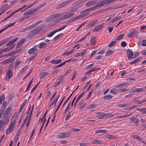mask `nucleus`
<instances>
[{"mask_svg":"<svg viewBox=\"0 0 146 146\" xmlns=\"http://www.w3.org/2000/svg\"><path fill=\"white\" fill-rule=\"evenodd\" d=\"M48 74V73L46 72H43L42 73L40 76V78L42 79L47 76Z\"/></svg>","mask_w":146,"mask_h":146,"instance_id":"obj_36","label":"nucleus"},{"mask_svg":"<svg viewBox=\"0 0 146 146\" xmlns=\"http://www.w3.org/2000/svg\"><path fill=\"white\" fill-rule=\"evenodd\" d=\"M114 53V51L110 49L108 50L106 53V54L105 56H108L110 54H111Z\"/></svg>","mask_w":146,"mask_h":146,"instance_id":"obj_40","label":"nucleus"},{"mask_svg":"<svg viewBox=\"0 0 146 146\" xmlns=\"http://www.w3.org/2000/svg\"><path fill=\"white\" fill-rule=\"evenodd\" d=\"M40 6L36 7L34 9H32L28 10V11L25 13L24 15L27 16V17H29L30 16V15L32 13L35 12L36 11H38L40 9Z\"/></svg>","mask_w":146,"mask_h":146,"instance_id":"obj_5","label":"nucleus"},{"mask_svg":"<svg viewBox=\"0 0 146 146\" xmlns=\"http://www.w3.org/2000/svg\"><path fill=\"white\" fill-rule=\"evenodd\" d=\"M37 51V49L33 47L29 50L28 52L29 54H34Z\"/></svg>","mask_w":146,"mask_h":146,"instance_id":"obj_22","label":"nucleus"},{"mask_svg":"<svg viewBox=\"0 0 146 146\" xmlns=\"http://www.w3.org/2000/svg\"><path fill=\"white\" fill-rule=\"evenodd\" d=\"M113 96L110 95H108L106 96H104L103 97V99L105 100H108L111 99Z\"/></svg>","mask_w":146,"mask_h":146,"instance_id":"obj_33","label":"nucleus"},{"mask_svg":"<svg viewBox=\"0 0 146 146\" xmlns=\"http://www.w3.org/2000/svg\"><path fill=\"white\" fill-rule=\"evenodd\" d=\"M40 6L36 7L34 9H32L28 10V11L25 13L24 15L27 16V17H29L30 16V15L32 13L35 12L36 11H38L40 9Z\"/></svg>","mask_w":146,"mask_h":146,"instance_id":"obj_4","label":"nucleus"},{"mask_svg":"<svg viewBox=\"0 0 146 146\" xmlns=\"http://www.w3.org/2000/svg\"><path fill=\"white\" fill-rule=\"evenodd\" d=\"M107 138L110 139H116L117 138V137L116 136L110 134L107 135Z\"/></svg>","mask_w":146,"mask_h":146,"instance_id":"obj_26","label":"nucleus"},{"mask_svg":"<svg viewBox=\"0 0 146 146\" xmlns=\"http://www.w3.org/2000/svg\"><path fill=\"white\" fill-rule=\"evenodd\" d=\"M110 92L111 94L116 95L118 93V91L116 89L114 88L110 90Z\"/></svg>","mask_w":146,"mask_h":146,"instance_id":"obj_31","label":"nucleus"},{"mask_svg":"<svg viewBox=\"0 0 146 146\" xmlns=\"http://www.w3.org/2000/svg\"><path fill=\"white\" fill-rule=\"evenodd\" d=\"M129 105V104H120L118 105L117 106H118L123 108V107H126L127 106Z\"/></svg>","mask_w":146,"mask_h":146,"instance_id":"obj_53","label":"nucleus"},{"mask_svg":"<svg viewBox=\"0 0 146 146\" xmlns=\"http://www.w3.org/2000/svg\"><path fill=\"white\" fill-rule=\"evenodd\" d=\"M74 51V49H73L72 50L69 51V52H65L63 55H65L66 56H68L72 53Z\"/></svg>","mask_w":146,"mask_h":146,"instance_id":"obj_47","label":"nucleus"},{"mask_svg":"<svg viewBox=\"0 0 146 146\" xmlns=\"http://www.w3.org/2000/svg\"><path fill=\"white\" fill-rule=\"evenodd\" d=\"M116 41H114L111 42L110 44L108 46L109 47H111V46H113L116 43Z\"/></svg>","mask_w":146,"mask_h":146,"instance_id":"obj_54","label":"nucleus"},{"mask_svg":"<svg viewBox=\"0 0 146 146\" xmlns=\"http://www.w3.org/2000/svg\"><path fill=\"white\" fill-rule=\"evenodd\" d=\"M9 39L8 38H5L0 41V46L6 44L8 41Z\"/></svg>","mask_w":146,"mask_h":146,"instance_id":"obj_28","label":"nucleus"},{"mask_svg":"<svg viewBox=\"0 0 146 146\" xmlns=\"http://www.w3.org/2000/svg\"><path fill=\"white\" fill-rule=\"evenodd\" d=\"M87 50V49H85L82 52L80 53L76 54L75 55V56L76 57H78L80 56H82L84 55L86 52Z\"/></svg>","mask_w":146,"mask_h":146,"instance_id":"obj_27","label":"nucleus"},{"mask_svg":"<svg viewBox=\"0 0 146 146\" xmlns=\"http://www.w3.org/2000/svg\"><path fill=\"white\" fill-rule=\"evenodd\" d=\"M84 92H83L81 94H80L79 96H78V98L76 100L75 103L74 104V107H75L76 106V105L77 103L79 101V100H80V99L82 97L84 93Z\"/></svg>","mask_w":146,"mask_h":146,"instance_id":"obj_32","label":"nucleus"},{"mask_svg":"<svg viewBox=\"0 0 146 146\" xmlns=\"http://www.w3.org/2000/svg\"><path fill=\"white\" fill-rule=\"evenodd\" d=\"M41 21H37L35 23H34V24H33L34 27H35L36 26H37L38 24L40 23Z\"/></svg>","mask_w":146,"mask_h":146,"instance_id":"obj_62","label":"nucleus"},{"mask_svg":"<svg viewBox=\"0 0 146 146\" xmlns=\"http://www.w3.org/2000/svg\"><path fill=\"white\" fill-rule=\"evenodd\" d=\"M34 26L33 25H29V26L26 27V29H27V31L29 30V29H31L34 27Z\"/></svg>","mask_w":146,"mask_h":146,"instance_id":"obj_58","label":"nucleus"},{"mask_svg":"<svg viewBox=\"0 0 146 146\" xmlns=\"http://www.w3.org/2000/svg\"><path fill=\"white\" fill-rule=\"evenodd\" d=\"M96 69L95 68H93L90 69V70H89V71H88L87 72H86V74H91L92 72L96 71Z\"/></svg>","mask_w":146,"mask_h":146,"instance_id":"obj_48","label":"nucleus"},{"mask_svg":"<svg viewBox=\"0 0 146 146\" xmlns=\"http://www.w3.org/2000/svg\"><path fill=\"white\" fill-rule=\"evenodd\" d=\"M128 90H129V89H128L123 88V89H119V92H125L128 91Z\"/></svg>","mask_w":146,"mask_h":146,"instance_id":"obj_57","label":"nucleus"},{"mask_svg":"<svg viewBox=\"0 0 146 146\" xmlns=\"http://www.w3.org/2000/svg\"><path fill=\"white\" fill-rule=\"evenodd\" d=\"M62 61V59H60V60H58L57 59L55 60L54 59L53 60H52L51 61V62L53 63L54 64H58L60 63Z\"/></svg>","mask_w":146,"mask_h":146,"instance_id":"obj_35","label":"nucleus"},{"mask_svg":"<svg viewBox=\"0 0 146 146\" xmlns=\"http://www.w3.org/2000/svg\"><path fill=\"white\" fill-rule=\"evenodd\" d=\"M124 36V34H121L119 35L116 39V40H119L121 39Z\"/></svg>","mask_w":146,"mask_h":146,"instance_id":"obj_45","label":"nucleus"},{"mask_svg":"<svg viewBox=\"0 0 146 146\" xmlns=\"http://www.w3.org/2000/svg\"><path fill=\"white\" fill-rule=\"evenodd\" d=\"M46 44L44 42H42L38 45V47L40 48H42L46 46Z\"/></svg>","mask_w":146,"mask_h":146,"instance_id":"obj_37","label":"nucleus"},{"mask_svg":"<svg viewBox=\"0 0 146 146\" xmlns=\"http://www.w3.org/2000/svg\"><path fill=\"white\" fill-rule=\"evenodd\" d=\"M63 81L62 80H60V81L56 83L54 85V87H55L59 86L60 84L63 82Z\"/></svg>","mask_w":146,"mask_h":146,"instance_id":"obj_46","label":"nucleus"},{"mask_svg":"<svg viewBox=\"0 0 146 146\" xmlns=\"http://www.w3.org/2000/svg\"><path fill=\"white\" fill-rule=\"evenodd\" d=\"M95 107V105L94 104H90L88 107V108L89 109H91L94 108Z\"/></svg>","mask_w":146,"mask_h":146,"instance_id":"obj_64","label":"nucleus"},{"mask_svg":"<svg viewBox=\"0 0 146 146\" xmlns=\"http://www.w3.org/2000/svg\"><path fill=\"white\" fill-rule=\"evenodd\" d=\"M15 44H13L11 46L4 48L5 51H7V52L9 51L11 49L14 47Z\"/></svg>","mask_w":146,"mask_h":146,"instance_id":"obj_42","label":"nucleus"},{"mask_svg":"<svg viewBox=\"0 0 146 146\" xmlns=\"http://www.w3.org/2000/svg\"><path fill=\"white\" fill-rule=\"evenodd\" d=\"M89 143L83 142L80 143V146H87L89 145Z\"/></svg>","mask_w":146,"mask_h":146,"instance_id":"obj_52","label":"nucleus"},{"mask_svg":"<svg viewBox=\"0 0 146 146\" xmlns=\"http://www.w3.org/2000/svg\"><path fill=\"white\" fill-rule=\"evenodd\" d=\"M133 55V53L131 50L130 49H128L127 50V56L128 59H131Z\"/></svg>","mask_w":146,"mask_h":146,"instance_id":"obj_14","label":"nucleus"},{"mask_svg":"<svg viewBox=\"0 0 146 146\" xmlns=\"http://www.w3.org/2000/svg\"><path fill=\"white\" fill-rule=\"evenodd\" d=\"M5 96L4 94H2L0 97V104H1L2 101L5 100Z\"/></svg>","mask_w":146,"mask_h":146,"instance_id":"obj_41","label":"nucleus"},{"mask_svg":"<svg viewBox=\"0 0 146 146\" xmlns=\"http://www.w3.org/2000/svg\"><path fill=\"white\" fill-rule=\"evenodd\" d=\"M5 126V121L3 120H0V131L3 130Z\"/></svg>","mask_w":146,"mask_h":146,"instance_id":"obj_18","label":"nucleus"},{"mask_svg":"<svg viewBox=\"0 0 146 146\" xmlns=\"http://www.w3.org/2000/svg\"><path fill=\"white\" fill-rule=\"evenodd\" d=\"M97 0H92L89 1L87 2L85 4V5L88 7L92 6L94 5L97 2Z\"/></svg>","mask_w":146,"mask_h":146,"instance_id":"obj_10","label":"nucleus"},{"mask_svg":"<svg viewBox=\"0 0 146 146\" xmlns=\"http://www.w3.org/2000/svg\"><path fill=\"white\" fill-rule=\"evenodd\" d=\"M14 125L10 123L8 129L6 130L7 134H10L13 131Z\"/></svg>","mask_w":146,"mask_h":146,"instance_id":"obj_19","label":"nucleus"},{"mask_svg":"<svg viewBox=\"0 0 146 146\" xmlns=\"http://www.w3.org/2000/svg\"><path fill=\"white\" fill-rule=\"evenodd\" d=\"M91 143L95 144H100L102 143V141L98 140H94L91 141Z\"/></svg>","mask_w":146,"mask_h":146,"instance_id":"obj_25","label":"nucleus"},{"mask_svg":"<svg viewBox=\"0 0 146 146\" xmlns=\"http://www.w3.org/2000/svg\"><path fill=\"white\" fill-rule=\"evenodd\" d=\"M80 109H81L86 105V103L83 100H82L79 103Z\"/></svg>","mask_w":146,"mask_h":146,"instance_id":"obj_21","label":"nucleus"},{"mask_svg":"<svg viewBox=\"0 0 146 146\" xmlns=\"http://www.w3.org/2000/svg\"><path fill=\"white\" fill-rule=\"evenodd\" d=\"M107 131L106 130H102V129H98L96 130L95 131L96 133H107Z\"/></svg>","mask_w":146,"mask_h":146,"instance_id":"obj_29","label":"nucleus"},{"mask_svg":"<svg viewBox=\"0 0 146 146\" xmlns=\"http://www.w3.org/2000/svg\"><path fill=\"white\" fill-rule=\"evenodd\" d=\"M27 102V100H25L23 102V104H22V105L21 106V107L20 108V110L19 111V113L23 109V108L24 106H25L26 103Z\"/></svg>","mask_w":146,"mask_h":146,"instance_id":"obj_38","label":"nucleus"},{"mask_svg":"<svg viewBox=\"0 0 146 146\" xmlns=\"http://www.w3.org/2000/svg\"><path fill=\"white\" fill-rule=\"evenodd\" d=\"M18 113L17 112H16L13 115L12 119H11V124L14 125L15 123V121L18 115Z\"/></svg>","mask_w":146,"mask_h":146,"instance_id":"obj_13","label":"nucleus"},{"mask_svg":"<svg viewBox=\"0 0 146 146\" xmlns=\"http://www.w3.org/2000/svg\"><path fill=\"white\" fill-rule=\"evenodd\" d=\"M104 25V23H103L100 25H98L97 27H96L93 30V31H96V32L102 29L103 26Z\"/></svg>","mask_w":146,"mask_h":146,"instance_id":"obj_17","label":"nucleus"},{"mask_svg":"<svg viewBox=\"0 0 146 146\" xmlns=\"http://www.w3.org/2000/svg\"><path fill=\"white\" fill-rule=\"evenodd\" d=\"M60 16V15L59 13H56L48 17L46 19V21L48 22L53 21L54 19L59 17Z\"/></svg>","mask_w":146,"mask_h":146,"instance_id":"obj_3","label":"nucleus"},{"mask_svg":"<svg viewBox=\"0 0 146 146\" xmlns=\"http://www.w3.org/2000/svg\"><path fill=\"white\" fill-rule=\"evenodd\" d=\"M96 9H97L96 6H93L82 11L80 13H82L84 17H85L90 13V12Z\"/></svg>","mask_w":146,"mask_h":146,"instance_id":"obj_2","label":"nucleus"},{"mask_svg":"<svg viewBox=\"0 0 146 146\" xmlns=\"http://www.w3.org/2000/svg\"><path fill=\"white\" fill-rule=\"evenodd\" d=\"M28 66H25V67L23 68L20 71V74H19V75H21L22 73L23 72H25V70H26L27 69V67Z\"/></svg>","mask_w":146,"mask_h":146,"instance_id":"obj_50","label":"nucleus"},{"mask_svg":"<svg viewBox=\"0 0 146 146\" xmlns=\"http://www.w3.org/2000/svg\"><path fill=\"white\" fill-rule=\"evenodd\" d=\"M109 3L108 0H102L96 3V5L95 6L97 9L101 8L104 5Z\"/></svg>","mask_w":146,"mask_h":146,"instance_id":"obj_6","label":"nucleus"},{"mask_svg":"<svg viewBox=\"0 0 146 146\" xmlns=\"http://www.w3.org/2000/svg\"><path fill=\"white\" fill-rule=\"evenodd\" d=\"M131 137L134 139H137L138 140H141L142 139L141 137H140L139 136L137 135H132Z\"/></svg>","mask_w":146,"mask_h":146,"instance_id":"obj_44","label":"nucleus"},{"mask_svg":"<svg viewBox=\"0 0 146 146\" xmlns=\"http://www.w3.org/2000/svg\"><path fill=\"white\" fill-rule=\"evenodd\" d=\"M18 38H16L11 41H9L8 42V43L6 44V46H11L12 44H13L17 40H18Z\"/></svg>","mask_w":146,"mask_h":146,"instance_id":"obj_23","label":"nucleus"},{"mask_svg":"<svg viewBox=\"0 0 146 146\" xmlns=\"http://www.w3.org/2000/svg\"><path fill=\"white\" fill-rule=\"evenodd\" d=\"M86 2L85 0H79L77 2V3H81V4H82V5H83L84 3L85 2Z\"/></svg>","mask_w":146,"mask_h":146,"instance_id":"obj_59","label":"nucleus"},{"mask_svg":"<svg viewBox=\"0 0 146 146\" xmlns=\"http://www.w3.org/2000/svg\"><path fill=\"white\" fill-rule=\"evenodd\" d=\"M11 110L12 108L11 107H10L8 108L5 112V114H8Z\"/></svg>","mask_w":146,"mask_h":146,"instance_id":"obj_43","label":"nucleus"},{"mask_svg":"<svg viewBox=\"0 0 146 146\" xmlns=\"http://www.w3.org/2000/svg\"><path fill=\"white\" fill-rule=\"evenodd\" d=\"M96 117L100 119H104L109 115L110 113H106L104 114L102 112H98L96 113Z\"/></svg>","mask_w":146,"mask_h":146,"instance_id":"obj_7","label":"nucleus"},{"mask_svg":"<svg viewBox=\"0 0 146 146\" xmlns=\"http://www.w3.org/2000/svg\"><path fill=\"white\" fill-rule=\"evenodd\" d=\"M138 32L135 30H133L131 32L127 35L128 37L130 38L136 36Z\"/></svg>","mask_w":146,"mask_h":146,"instance_id":"obj_11","label":"nucleus"},{"mask_svg":"<svg viewBox=\"0 0 146 146\" xmlns=\"http://www.w3.org/2000/svg\"><path fill=\"white\" fill-rule=\"evenodd\" d=\"M97 39L95 37H92L90 41L92 44L93 45H95L96 43Z\"/></svg>","mask_w":146,"mask_h":146,"instance_id":"obj_34","label":"nucleus"},{"mask_svg":"<svg viewBox=\"0 0 146 146\" xmlns=\"http://www.w3.org/2000/svg\"><path fill=\"white\" fill-rule=\"evenodd\" d=\"M26 40V39L25 38H23L19 41V46H21L23 45Z\"/></svg>","mask_w":146,"mask_h":146,"instance_id":"obj_30","label":"nucleus"},{"mask_svg":"<svg viewBox=\"0 0 146 146\" xmlns=\"http://www.w3.org/2000/svg\"><path fill=\"white\" fill-rule=\"evenodd\" d=\"M94 26L92 22H90L87 26V27L90 28L91 27H92Z\"/></svg>","mask_w":146,"mask_h":146,"instance_id":"obj_60","label":"nucleus"},{"mask_svg":"<svg viewBox=\"0 0 146 146\" xmlns=\"http://www.w3.org/2000/svg\"><path fill=\"white\" fill-rule=\"evenodd\" d=\"M10 8V6L7 4H5L3 5L1 8H0V11H2L3 9L6 10V9H9Z\"/></svg>","mask_w":146,"mask_h":146,"instance_id":"obj_20","label":"nucleus"},{"mask_svg":"<svg viewBox=\"0 0 146 146\" xmlns=\"http://www.w3.org/2000/svg\"><path fill=\"white\" fill-rule=\"evenodd\" d=\"M44 27V25H41L31 31L28 34L27 37L29 38L32 37L43 29Z\"/></svg>","mask_w":146,"mask_h":146,"instance_id":"obj_1","label":"nucleus"},{"mask_svg":"<svg viewBox=\"0 0 146 146\" xmlns=\"http://www.w3.org/2000/svg\"><path fill=\"white\" fill-rule=\"evenodd\" d=\"M71 111H70L67 113L66 117L65 119V120L67 121L69 119L71 116Z\"/></svg>","mask_w":146,"mask_h":146,"instance_id":"obj_51","label":"nucleus"},{"mask_svg":"<svg viewBox=\"0 0 146 146\" xmlns=\"http://www.w3.org/2000/svg\"><path fill=\"white\" fill-rule=\"evenodd\" d=\"M13 76V73L11 70H9L7 74H6V77L5 78V80L7 81L8 79H10Z\"/></svg>","mask_w":146,"mask_h":146,"instance_id":"obj_12","label":"nucleus"},{"mask_svg":"<svg viewBox=\"0 0 146 146\" xmlns=\"http://www.w3.org/2000/svg\"><path fill=\"white\" fill-rule=\"evenodd\" d=\"M56 33L55 30L51 32L48 35H47V36L48 37H51L55 33Z\"/></svg>","mask_w":146,"mask_h":146,"instance_id":"obj_49","label":"nucleus"},{"mask_svg":"<svg viewBox=\"0 0 146 146\" xmlns=\"http://www.w3.org/2000/svg\"><path fill=\"white\" fill-rule=\"evenodd\" d=\"M35 129L33 130V131L31 133L30 136V139H31V138H32V137L33 135V134H34V133H35V130L37 128L36 126L35 125Z\"/></svg>","mask_w":146,"mask_h":146,"instance_id":"obj_55","label":"nucleus"},{"mask_svg":"<svg viewBox=\"0 0 146 146\" xmlns=\"http://www.w3.org/2000/svg\"><path fill=\"white\" fill-rule=\"evenodd\" d=\"M94 65V63H92V64L89 65H88L86 67V69H89L91 68L92 66H93Z\"/></svg>","mask_w":146,"mask_h":146,"instance_id":"obj_61","label":"nucleus"},{"mask_svg":"<svg viewBox=\"0 0 146 146\" xmlns=\"http://www.w3.org/2000/svg\"><path fill=\"white\" fill-rule=\"evenodd\" d=\"M142 58L141 57H140L139 58H136L135 60L131 62L130 63V64H136L137 62L139 61Z\"/></svg>","mask_w":146,"mask_h":146,"instance_id":"obj_39","label":"nucleus"},{"mask_svg":"<svg viewBox=\"0 0 146 146\" xmlns=\"http://www.w3.org/2000/svg\"><path fill=\"white\" fill-rule=\"evenodd\" d=\"M130 121L131 123L137 124V123H138L139 122V120L138 119L135 117H132L130 118Z\"/></svg>","mask_w":146,"mask_h":146,"instance_id":"obj_15","label":"nucleus"},{"mask_svg":"<svg viewBox=\"0 0 146 146\" xmlns=\"http://www.w3.org/2000/svg\"><path fill=\"white\" fill-rule=\"evenodd\" d=\"M7 105V102L6 101L4 102L2 105V108L4 110L6 108Z\"/></svg>","mask_w":146,"mask_h":146,"instance_id":"obj_56","label":"nucleus"},{"mask_svg":"<svg viewBox=\"0 0 146 146\" xmlns=\"http://www.w3.org/2000/svg\"><path fill=\"white\" fill-rule=\"evenodd\" d=\"M144 90V89L143 88H137L134 89L131 92H133L134 93L136 92H139L143 91Z\"/></svg>","mask_w":146,"mask_h":146,"instance_id":"obj_24","label":"nucleus"},{"mask_svg":"<svg viewBox=\"0 0 146 146\" xmlns=\"http://www.w3.org/2000/svg\"><path fill=\"white\" fill-rule=\"evenodd\" d=\"M15 57H11L8 59L5 60L3 61V63L7 64L12 62L15 59Z\"/></svg>","mask_w":146,"mask_h":146,"instance_id":"obj_16","label":"nucleus"},{"mask_svg":"<svg viewBox=\"0 0 146 146\" xmlns=\"http://www.w3.org/2000/svg\"><path fill=\"white\" fill-rule=\"evenodd\" d=\"M121 45L122 47H125L126 46V43L125 42H122L121 43Z\"/></svg>","mask_w":146,"mask_h":146,"instance_id":"obj_63","label":"nucleus"},{"mask_svg":"<svg viewBox=\"0 0 146 146\" xmlns=\"http://www.w3.org/2000/svg\"><path fill=\"white\" fill-rule=\"evenodd\" d=\"M70 135L69 132H65L60 133L58 136L60 138H64L69 137Z\"/></svg>","mask_w":146,"mask_h":146,"instance_id":"obj_9","label":"nucleus"},{"mask_svg":"<svg viewBox=\"0 0 146 146\" xmlns=\"http://www.w3.org/2000/svg\"><path fill=\"white\" fill-rule=\"evenodd\" d=\"M71 0H67L58 5L56 7L57 9L62 8L66 5L71 2Z\"/></svg>","mask_w":146,"mask_h":146,"instance_id":"obj_8","label":"nucleus"}]
</instances>
